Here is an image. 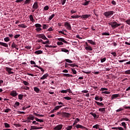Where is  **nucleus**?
Segmentation results:
<instances>
[{
  "label": "nucleus",
  "mask_w": 130,
  "mask_h": 130,
  "mask_svg": "<svg viewBox=\"0 0 130 130\" xmlns=\"http://www.w3.org/2000/svg\"><path fill=\"white\" fill-rule=\"evenodd\" d=\"M29 20L31 21L32 23H34L35 22V20H34V18H33V15H29Z\"/></svg>",
  "instance_id": "b1692460"
},
{
  "label": "nucleus",
  "mask_w": 130,
  "mask_h": 130,
  "mask_svg": "<svg viewBox=\"0 0 130 130\" xmlns=\"http://www.w3.org/2000/svg\"><path fill=\"white\" fill-rule=\"evenodd\" d=\"M109 25L111 26L112 28H113L114 29H115V28H117V27H119V26H120V24L117 23V22L115 21L109 23Z\"/></svg>",
  "instance_id": "f03ea898"
},
{
  "label": "nucleus",
  "mask_w": 130,
  "mask_h": 130,
  "mask_svg": "<svg viewBox=\"0 0 130 130\" xmlns=\"http://www.w3.org/2000/svg\"><path fill=\"white\" fill-rule=\"evenodd\" d=\"M4 41L5 42H9V41H10V38H9V37H6L4 38Z\"/></svg>",
  "instance_id": "3c124183"
},
{
  "label": "nucleus",
  "mask_w": 130,
  "mask_h": 130,
  "mask_svg": "<svg viewBox=\"0 0 130 130\" xmlns=\"http://www.w3.org/2000/svg\"><path fill=\"white\" fill-rule=\"evenodd\" d=\"M125 23L130 26V19L125 21Z\"/></svg>",
  "instance_id": "338daca9"
},
{
  "label": "nucleus",
  "mask_w": 130,
  "mask_h": 130,
  "mask_svg": "<svg viewBox=\"0 0 130 130\" xmlns=\"http://www.w3.org/2000/svg\"><path fill=\"white\" fill-rule=\"evenodd\" d=\"M72 72L74 74H77V71H76V70H75V68L72 69Z\"/></svg>",
  "instance_id": "0e129e2a"
},
{
  "label": "nucleus",
  "mask_w": 130,
  "mask_h": 130,
  "mask_svg": "<svg viewBox=\"0 0 130 130\" xmlns=\"http://www.w3.org/2000/svg\"><path fill=\"white\" fill-rule=\"evenodd\" d=\"M36 28H41L42 27V25L39 23H37L35 25Z\"/></svg>",
  "instance_id": "7c9ffc66"
},
{
  "label": "nucleus",
  "mask_w": 130,
  "mask_h": 130,
  "mask_svg": "<svg viewBox=\"0 0 130 130\" xmlns=\"http://www.w3.org/2000/svg\"><path fill=\"white\" fill-rule=\"evenodd\" d=\"M121 125L122 126H123L124 128H126V124L125 123V122H122Z\"/></svg>",
  "instance_id": "c03bdc74"
},
{
  "label": "nucleus",
  "mask_w": 130,
  "mask_h": 130,
  "mask_svg": "<svg viewBox=\"0 0 130 130\" xmlns=\"http://www.w3.org/2000/svg\"><path fill=\"white\" fill-rule=\"evenodd\" d=\"M72 128H73V126L72 125H69L67 127H66V129L67 130H71L72 129Z\"/></svg>",
  "instance_id": "e433bc0d"
},
{
  "label": "nucleus",
  "mask_w": 130,
  "mask_h": 130,
  "mask_svg": "<svg viewBox=\"0 0 130 130\" xmlns=\"http://www.w3.org/2000/svg\"><path fill=\"white\" fill-rule=\"evenodd\" d=\"M61 51H62L63 52H66V53H69L70 52V51H69V50L66 49V48H62L61 49Z\"/></svg>",
  "instance_id": "2f4dec72"
},
{
  "label": "nucleus",
  "mask_w": 130,
  "mask_h": 130,
  "mask_svg": "<svg viewBox=\"0 0 130 130\" xmlns=\"http://www.w3.org/2000/svg\"><path fill=\"white\" fill-rule=\"evenodd\" d=\"M123 110H124V109H123V108H119V109L117 110L116 111V112H119L122 111Z\"/></svg>",
  "instance_id": "8fccbe9b"
},
{
  "label": "nucleus",
  "mask_w": 130,
  "mask_h": 130,
  "mask_svg": "<svg viewBox=\"0 0 130 130\" xmlns=\"http://www.w3.org/2000/svg\"><path fill=\"white\" fill-rule=\"evenodd\" d=\"M125 75H130V70L125 71Z\"/></svg>",
  "instance_id": "680f3d73"
},
{
  "label": "nucleus",
  "mask_w": 130,
  "mask_h": 130,
  "mask_svg": "<svg viewBox=\"0 0 130 130\" xmlns=\"http://www.w3.org/2000/svg\"><path fill=\"white\" fill-rule=\"evenodd\" d=\"M47 28H48V25L43 24V29H47Z\"/></svg>",
  "instance_id": "a19ab883"
},
{
  "label": "nucleus",
  "mask_w": 130,
  "mask_h": 130,
  "mask_svg": "<svg viewBox=\"0 0 130 130\" xmlns=\"http://www.w3.org/2000/svg\"><path fill=\"white\" fill-rule=\"evenodd\" d=\"M48 77V74L46 73L45 75H44L40 79L41 80H44L46 79Z\"/></svg>",
  "instance_id": "aec40b11"
},
{
  "label": "nucleus",
  "mask_w": 130,
  "mask_h": 130,
  "mask_svg": "<svg viewBox=\"0 0 130 130\" xmlns=\"http://www.w3.org/2000/svg\"><path fill=\"white\" fill-rule=\"evenodd\" d=\"M84 3H82V6H88L90 3H91V1H87V0H84Z\"/></svg>",
  "instance_id": "ddd939ff"
},
{
  "label": "nucleus",
  "mask_w": 130,
  "mask_h": 130,
  "mask_svg": "<svg viewBox=\"0 0 130 130\" xmlns=\"http://www.w3.org/2000/svg\"><path fill=\"white\" fill-rule=\"evenodd\" d=\"M23 97H24V94L18 95V99H19V100H22V99H23Z\"/></svg>",
  "instance_id": "4c0bfd02"
},
{
  "label": "nucleus",
  "mask_w": 130,
  "mask_h": 130,
  "mask_svg": "<svg viewBox=\"0 0 130 130\" xmlns=\"http://www.w3.org/2000/svg\"><path fill=\"white\" fill-rule=\"evenodd\" d=\"M31 3V0H25L24 2V5H29Z\"/></svg>",
  "instance_id": "58836bf2"
},
{
  "label": "nucleus",
  "mask_w": 130,
  "mask_h": 130,
  "mask_svg": "<svg viewBox=\"0 0 130 130\" xmlns=\"http://www.w3.org/2000/svg\"><path fill=\"white\" fill-rule=\"evenodd\" d=\"M114 14V11H107L104 13V16H105L107 19H109V18H111V16L113 15Z\"/></svg>",
  "instance_id": "f257e3e1"
},
{
  "label": "nucleus",
  "mask_w": 130,
  "mask_h": 130,
  "mask_svg": "<svg viewBox=\"0 0 130 130\" xmlns=\"http://www.w3.org/2000/svg\"><path fill=\"white\" fill-rule=\"evenodd\" d=\"M100 125L99 124H96L93 126V128H96V129H98L99 128Z\"/></svg>",
  "instance_id": "49530a36"
},
{
  "label": "nucleus",
  "mask_w": 130,
  "mask_h": 130,
  "mask_svg": "<svg viewBox=\"0 0 130 130\" xmlns=\"http://www.w3.org/2000/svg\"><path fill=\"white\" fill-rule=\"evenodd\" d=\"M95 103L98 105L99 106H100V107H104V104L103 103H100L97 101H95Z\"/></svg>",
  "instance_id": "2eb2a0df"
},
{
  "label": "nucleus",
  "mask_w": 130,
  "mask_h": 130,
  "mask_svg": "<svg viewBox=\"0 0 130 130\" xmlns=\"http://www.w3.org/2000/svg\"><path fill=\"white\" fill-rule=\"evenodd\" d=\"M34 67L35 68H38V69L41 70V72H42L43 73H44V69H42V68L38 66V65H35Z\"/></svg>",
  "instance_id": "412c9836"
},
{
  "label": "nucleus",
  "mask_w": 130,
  "mask_h": 130,
  "mask_svg": "<svg viewBox=\"0 0 130 130\" xmlns=\"http://www.w3.org/2000/svg\"><path fill=\"white\" fill-rule=\"evenodd\" d=\"M20 36H21V35H16L14 36V38H15V39H17V38H19V37H20Z\"/></svg>",
  "instance_id": "774afa93"
},
{
  "label": "nucleus",
  "mask_w": 130,
  "mask_h": 130,
  "mask_svg": "<svg viewBox=\"0 0 130 130\" xmlns=\"http://www.w3.org/2000/svg\"><path fill=\"white\" fill-rule=\"evenodd\" d=\"M63 77H73V75L70 74H63Z\"/></svg>",
  "instance_id": "f704fd0d"
},
{
  "label": "nucleus",
  "mask_w": 130,
  "mask_h": 130,
  "mask_svg": "<svg viewBox=\"0 0 130 130\" xmlns=\"http://www.w3.org/2000/svg\"><path fill=\"white\" fill-rule=\"evenodd\" d=\"M38 3L35 2L34 5L32 6V9H34V10H37L38 9Z\"/></svg>",
  "instance_id": "f8f14e48"
},
{
  "label": "nucleus",
  "mask_w": 130,
  "mask_h": 130,
  "mask_svg": "<svg viewBox=\"0 0 130 130\" xmlns=\"http://www.w3.org/2000/svg\"><path fill=\"white\" fill-rule=\"evenodd\" d=\"M36 121H38V122H44V120L42 119H40L38 118H36Z\"/></svg>",
  "instance_id": "c9c22d12"
},
{
  "label": "nucleus",
  "mask_w": 130,
  "mask_h": 130,
  "mask_svg": "<svg viewBox=\"0 0 130 130\" xmlns=\"http://www.w3.org/2000/svg\"><path fill=\"white\" fill-rule=\"evenodd\" d=\"M58 109H59V107L58 106L55 107V108L53 110V112H52V113H53V111H54V110H58Z\"/></svg>",
  "instance_id": "09e8293b"
},
{
  "label": "nucleus",
  "mask_w": 130,
  "mask_h": 130,
  "mask_svg": "<svg viewBox=\"0 0 130 130\" xmlns=\"http://www.w3.org/2000/svg\"><path fill=\"white\" fill-rule=\"evenodd\" d=\"M63 99H65L66 100H72V98L70 96H65L63 98Z\"/></svg>",
  "instance_id": "de8ad7c7"
},
{
  "label": "nucleus",
  "mask_w": 130,
  "mask_h": 130,
  "mask_svg": "<svg viewBox=\"0 0 130 130\" xmlns=\"http://www.w3.org/2000/svg\"><path fill=\"white\" fill-rule=\"evenodd\" d=\"M60 93H62L63 94H64L66 93H68V90L66 89V90H61L60 91Z\"/></svg>",
  "instance_id": "4d7b16f0"
},
{
  "label": "nucleus",
  "mask_w": 130,
  "mask_h": 130,
  "mask_svg": "<svg viewBox=\"0 0 130 130\" xmlns=\"http://www.w3.org/2000/svg\"><path fill=\"white\" fill-rule=\"evenodd\" d=\"M123 120H125V121H128L129 119L127 118H122L121 120V121H123Z\"/></svg>",
  "instance_id": "bf43d9fd"
},
{
  "label": "nucleus",
  "mask_w": 130,
  "mask_h": 130,
  "mask_svg": "<svg viewBox=\"0 0 130 130\" xmlns=\"http://www.w3.org/2000/svg\"><path fill=\"white\" fill-rule=\"evenodd\" d=\"M30 129V130H32V129H38V127L36 126H31Z\"/></svg>",
  "instance_id": "79ce46f5"
},
{
  "label": "nucleus",
  "mask_w": 130,
  "mask_h": 130,
  "mask_svg": "<svg viewBox=\"0 0 130 130\" xmlns=\"http://www.w3.org/2000/svg\"><path fill=\"white\" fill-rule=\"evenodd\" d=\"M0 45H1L2 46H4V47H9V45H8V44L6 43L2 42H0Z\"/></svg>",
  "instance_id": "f3484780"
},
{
  "label": "nucleus",
  "mask_w": 130,
  "mask_h": 130,
  "mask_svg": "<svg viewBox=\"0 0 130 130\" xmlns=\"http://www.w3.org/2000/svg\"><path fill=\"white\" fill-rule=\"evenodd\" d=\"M70 67H72L73 68H75V67H78V65H76V64H69Z\"/></svg>",
  "instance_id": "69168bd1"
},
{
  "label": "nucleus",
  "mask_w": 130,
  "mask_h": 130,
  "mask_svg": "<svg viewBox=\"0 0 130 130\" xmlns=\"http://www.w3.org/2000/svg\"><path fill=\"white\" fill-rule=\"evenodd\" d=\"M65 61H66L67 62H69V63H73V61H72L71 59H65Z\"/></svg>",
  "instance_id": "a18cd8bd"
},
{
  "label": "nucleus",
  "mask_w": 130,
  "mask_h": 130,
  "mask_svg": "<svg viewBox=\"0 0 130 130\" xmlns=\"http://www.w3.org/2000/svg\"><path fill=\"white\" fill-rule=\"evenodd\" d=\"M62 117H66V118H69L71 116V114L67 112H63L61 113Z\"/></svg>",
  "instance_id": "7ed1b4c3"
},
{
  "label": "nucleus",
  "mask_w": 130,
  "mask_h": 130,
  "mask_svg": "<svg viewBox=\"0 0 130 130\" xmlns=\"http://www.w3.org/2000/svg\"><path fill=\"white\" fill-rule=\"evenodd\" d=\"M100 98V96L96 95L94 99H95V100H96V101H99Z\"/></svg>",
  "instance_id": "052dcab7"
},
{
  "label": "nucleus",
  "mask_w": 130,
  "mask_h": 130,
  "mask_svg": "<svg viewBox=\"0 0 130 130\" xmlns=\"http://www.w3.org/2000/svg\"><path fill=\"white\" fill-rule=\"evenodd\" d=\"M13 69L12 68H9L8 67L6 68V71L9 73V74H14V72L11 71Z\"/></svg>",
  "instance_id": "a211bd4d"
},
{
  "label": "nucleus",
  "mask_w": 130,
  "mask_h": 130,
  "mask_svg": "<svg viewBox=\"0 0 130 130\" xmlns=\"http://www.w3.org/2000/svg\"><path fill=\"white\" fill-rule=\"evenodd\" d=\"M102 94H107V95H109L110 94V91H103L102 92Z\"/></svg>",
  "instance_id": "603ef678"
},
{
  "label": "nucleus",
  "mask_w": 130,
  "mask_h": 130,
  "mask_svg": "<svg viewBox=\"0 0 130 130\" xmlns=\"http://www.w3.org/2000/svg\"><path fill=\"white\" fill-rule=\"evenodd\" d=\"M44 11H48V10H49V7L48 6H46L44 8Z\"/></svg>",
  "instance_id": "5fc2aeb1"
},
{
  "label": "nucleus",
  "mask_w": 130,
  "mask_h": 130,
  "mask_svg": "<svg viewBox=\"0 0 130 130\" xmlns=\"http://www.w3.org/2000/svg\"><path fill=\"white\" fill-rule=\"evenodd\" d=\"M38 38H41L42 39H43L44 40H48V39L46 38L45 35L44 34H39L38 35Z\"/></svg>",
  "instance_id": "39448f33"
},
{
  "label": "nucleus",
  "mask_w": 130,
  "mask_h": 130,
  "mask_svg": "<svg viewBox=\"0 0 130 130\" xmlns=\"http://www.w3.org/2000/svg\"><path fill=\"white\" fill-rule=\"evenodd\" d=\"M42 30V28H41V27H37V28L36 29L37 32H40V31H41Z\"/></svg>",
  "instance_id": "13d9d810"
},
{
  "label": "nucleus",
  "mask_w": 130,
  "mask_h": 130,
  "mask_svg": "<svg viewBox=\"0 0 130 130\" xmlns=\"http://www.w3.org/2000/svg\"><path fill=\"white\" fill-rule=\"evenodd\" d=\"M118 97H120L119 94H113L111 97V100H114V99H116L117 98H118Z\"/></svg>",
  "instance_id": "0eeeda50"
},
{
  "label": "nucleus",
  "mask_w": 130,
  "mask_h": 130,
  "mask_svg": "<svg viewBox=\"0 0 130 130\" xmlns=\"http://www.w3.org/2000/svg\"><path fill=\"white\" fill-rule=\"evenodd\" d=\"M23 84H24V85H25V86H29V82H28L26 81H23Z\"/></svg>",
  "instance_id": "37998d69"
},
{
  "label": "nucleus",
  "mask_w": 130,
  "mask_h": 130,
  "mask_svg": "<svg viewBox=\"0 0 130 130\" xmlns=\"http://www.w3.org/2000/svg\"><path fill=\"white\" fill-rule=\"evenodd\" d=\"M10 95L13 97H16V96H18V93H17V91L13 90L10 92Z\"/></svg>",
  "instance_id": "6e6552de"
},
{
  "label": "nucleus",
  "mask_w": 130,
  "mask_h": 130,
  "mask_svg": "<svg viewBox=\"0 0 130 130\" xmlns=\"http://www.w3.org/2000/svg\"><path fill=\"white\" fill-rule=\"evenodd\" d=\"M76 128H81L82 129H85L88 130V128H86V127L80 124L76 125Z\"/></svg>",
  "instance_id": "1a4fd4ad"
},
{
  "label": "nucleus",
  "mask_w": 130,
  "mask_h": 130,
  "mask_svg": "<svg viewBox=\"0 0 130 130\" xmlns=\"http://www.w3.org/2000/svg\"><path fill=\"white\" fill-rule=\"evenodd\" d=\"M11 47H12V48H16L17 50H19V48H17L18 45H16L14 42L12 43Z\"/></svg>",
  "instance_id": "dca6fc26"
},
{
  "label": "nucleus",
  "mask_w": 130,
  "mask_h": 130,
  "mask_svg": "<svg viewBox=\"0 0 130 130\" xmlns=\"http://www.w3.org/2000/svg\"><path fill=\"white\" fill-rule=\"evenodd\" d=\"M55 16V15H54V14H52V15H51L48 20L49 21H51V20H52V19L53 18V17Z\"/></svg>",
  "instance_id": "ea45409f"
},
{
  "label": "nucleus",
  "mask_w": 130,
  "mask_h": 130,
  "mask_svg": "<svg viewBox=\"0 0 130 130\" xmlns=\"http://www.w3.org/2000/svg\"><path fill=\"white\" fill-rule=\"evenodd\" d=\"M64 26L68 30H72V26H71V24L69 22H65L64 23Z\"/></svg>",
  "instance_id": "423d86ee"
},
{
  "label": "nucleus",
  "mask_w": 130,
  "mask_h": 130,
  "mask_svg": "<svg viewBox=\"0 0 130 130\" xmlns=\"http://www.w3.org/2000/svg\"><path fill=\"white\" fill-rule=\"evenodd\" d=\"M57 45H58V46H60V45H63V43H62V42H57Z\"/></svg>",
  "instance_id": "6e6d98bb"
},
{
  "label": "nucleus",
  "mask_w": 130,
  "mask_h": 130,
  "mask_svg": "<svg viewBox=\"0 0 130 130\" xmlns=\"http://www.w3.org/2000/svg\"><path fill=\"white\" fill-rule=\"evenodd\" d=\"M13 106L14 108H17L18 106H20V103L18 102H16Z\"/></svg>",
  "instance_id": "4be33fe9"
},
{
  "label": "nucleus",
  "mask_w": 130,
  "mask_h": 130,
  "mask_svg": "<svg viewBox=\"0 0 130 130\" xmlns=\"http://www.w3.org/2000/svg\"><path fill=\"white\" fill-rule=\"evenodd\" d=\"M34 90L35 92H36V93H39V92L40 91V89H39V88H38V87H35L34 88Z\"/></svg>",
  "instance_id": "5701e85b"
},
{
  "label": "nucleus",
  "mask_w": 130,
  "mask_h": 130,
  "mask_svg": "<svg viewBox=\"0 0 130 130\" xmlns=\"http://www.w3.org/2000/svg\"><path fill=\"white\" fill-rule=\"evenodd\" d=\"M43 52L42 51H41V50H38V51H35V53L36 54H41L43 53Z\"/></svg>",
  "instance_id": "a878e982"
},
{
  "label": "nucleus",
  "mask_w": 130,
  "mask_h": 130,
  "mask_svg": "<svg viewBox=\"0 0 130 130\" xmlns=\"http://www.w3.org/2000/svg\"><path fill=\"white\" fill-rule=\"evenodd\" d=\"M99 111L101 112H105V108H101L99 109Z\"/></svg>",
  "instance_id": "473e14b6"
},
{
  "label": "nucleus",
  "mask_w": 130,
  "mask_h": 130,
  "mask_svg": "<svg viewBox=\"0 0 130 130\" xmlns=\"http://www.w3.org/2000/svg\"><path fill=\"white\" fill-rule=\"evenodd\" d=\"M90 114L94 117V118H98V117H97V115L93 112H90Z\"/></svg>",
  "instance_id": "bb28decb"
},
{
  "label": "nucleus",
  "mask_w": 130,
  "mask_h": 130,
  "mask_svg": "<svg viewBox=\"0 0 130 130\" xmlns=\"http://www.w3.org/2000/svg\"><path fill=\"white\" fill-rule=\"evenodd\" d=\"M85 49L86 50L89 51H92V50H93V49H92V47L90 46L85 47Z\"/></svg>",
  "instance_id": "6ab92c4d"
},
{
  "label": "nucleus",
  "mask_w": 130,
  "mask_h": 130,
  "mask_svg": "<svg viewBox=\"0 0 130 130\" xmlns=\"http://www.w3.org/2000/svg\"><path fill=\"white\" fill-rule=\"evenodd\" d=\"M88 43H90V44H92V45H95V44H96L95 42L93 41V40H88Z\"/></svg>",
  "instance_id": "c85d7f7f"
},
{
  "label": "nucleus",
  "mask_w": 130,
  "mask_h": 130,
  "mask_svg": "<svg viewBox=\"0 0 130 130\" xmlns=\"http://www.w3.org/2000/svg\"><path fill=\"white\" fill-rule=\"evenodd\" d=\"M63 126V125L60 124L57 125L56 126H55L53 128V129L54 130H61Z\"/></svg>",
  "instance_id": "20e7f679"
},
{
  "label": "nucleus",
  "mask_w": 130,
  "mask_h": 130,
  "mask_svg": "<svg viewBox=\"0 0 130 130\" xmlns=\"http://www.w3.org/2000/svg\"><path fill=\"white\" fill-rule=\"evenodd\" d=\"M34 118H35V117L32 116V115H29V116L27 117V120H34Z\"/></svg>",
  "instance_id": "4468645a"
},
{
  "label": "nucleus",
  "mask_w": 130,
  "mask_h": 130,
  "mask_svg": "<svg viewBox=\"0 0 130 130\" xmlns=\"http://www.w3.org/2000/svg\"><path fill=\"white\" fill-rule=\"evenodd\" d=\"M102 36H109L110 35V34L109 32H103L102 34Z\"/></svg>",
  "instance_id": "72a5a7b5"
},
{
  "label": "nucleus",
  "mask_w": 130,
  "mask_h": 130,
  "mask_svg": "<svg viewBox=\"0 0 130 130\" xmlns=\"http://www.w3.org/2000/svg\"><path fill=\"white\" fill-rule=\"evenodd\" d=\"M71 18H72V19H77L78 18H81V16L80 15H72L71 16Z\"/></svg>",
  "instance_id": "393cba45"
},
{
  "label": "nucleus",
  "mask_w": 130,
  "mask_h": 130,
  "mask_svg": "<svg viewBox=\"0 0 130 130\" xmlns=\"http://www.w3.org/2000/svg\"><path fill=\"white\" fill-rule=\"evenodd\" d=\"M58 41H61V42H63L64 43H66V44H69V42H68L67 41L64 40V39L62 38H58L57 39Z\"/></svg>",
  "instance_id": "9b49d317"
},
{
  "label": "nucleus",
  "mask_w": 130,
  "mask_h": 130,
  "mask_svg": "<svg viewBox=\"0 0 130 130\" xmlns=\"http://www.w3.org/2000/svg\"><path fill=\"white\" fill-rule=\"evenodd\" d=\"M89 17H91V15H80V18H81V19H88V18H89Z\"/></svg>",
  "instance_id": "9d476101"
},
{
  "label": "nucleus",
  "mask_w": 130,
  "mask_h": 130,
  "mask_svg": "<svg viewBox=\"0 0 130 130\" xmlns=\"http://www.w3.org/2000/svg\"><path fill=\"white\" fill-rule=\"evenodd\" d=\"M5 127H6V128H9V127H11V126H10V124L5 122L4 123Z\"/></svg>",
  "instance_id": "cd10ccee"
},
{
  "label": "nucleus",
  "mask_w": 130,
  "mask_h": 130,
  "mask_svg": "<svg viewBox=\"0 0 130 130\" xmlns=\"http://www.w3.org/2000/svg\"><path fill=\"white\" fill-rule=\"evenodd\" d=\"M18 27H21V28H27V26L25 25L24 24H19Z\"/></svg>",
  "instance_id": "c756f323"
},
{
  "label": "nucleus",
  "mask_w": 130,
  "mask_h": 130,
  "mask_svg": "<svg viewBox=\"0 0 130 130\" xmlns=\"http://www.w3.org/2000/svg\"><path fill=\"white\" fill-rule=\"evenodd\" d=\"M43 44H50V41L48 40L45 42H43Z\"/></svg>",
  "instance_id": "864d4df0"
},
{
  "label": "nucleus",
  "mask_w": 130,
  "mask_h": 130,
  "mask_svg": "<svg viewBox=\"0 0 130 130\" xmlns=\"http://www.w3.org/2000/svg\"><path fill=\"white\" fill-rule=\"evenodd\" d=\"M106 60V57L101 59V62H104Z\"/></svg>",
  "instance_id": "e2e57ef3"
}]
</instances>
